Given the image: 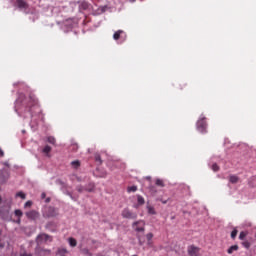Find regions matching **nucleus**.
Listing matches in <instances>:
<instances>
[{
	"instance_id": "e433bc0d",
	"label": "nucleus",
	"mask_w": 256,
	"mask_h": 256,
	"mask_svg": "<svg viewBox=\"0 0 256 256\" xmlns=\"http://www.w3.org/2000/svg\"><path fill=\"white\" fill-rule=\"evenodd\" d=\"M20 256H33V254L27 253V252H23L22 254H20Z\"/></svg>"
},
{
	"instance_id": "a18cd8bd",
	"label": "nucleus",
	"mask_w": 256,
	"mask_h": 256,
	"mask_svg": "<svg viewBox=\"0 0 256 256\" xmlns=\"http://www.w3.org/2000/svg\"><path fill=\"white\" fill-rule=\"evenodd\" d=\"M147 181H151V176L146 177Z\"/></svg>"
},
{
	"instance_id": "473e14b6",
	"label": "nucleus",
	"mask_w": 256,
	"mask_h": 256,
	"mask_svg": "<svg viewBox=\"0 0 256 256\" xmlns=\"http://www.w3.org/2000/svg\"><path fill=\"white\" fill-rule=\"evenodd\" d=\"M237 233H238L237 229H234V230L231 232V238H232V239H235V237H237Z\"/></svg>"
},
{
	"instance_id": "ddd939ff",
	"label": "nucleus",
	"mask_w": 256,
	"mask_h": 256,
	"mask_svg": "<svg viewBox=\"0 0 256 256\" xmlns=\"http://www.w3.org/2000/svg\"><path fill=\"white\" fill-rule=\"evenodd\" d=\"M154 183H155L156 187H161V188L165 187V180H163L161 178H156L154 180Z\"/></svg>"
},
{
	"instance_id": "f03ea898",
	"label": "nucleus",
	"mask_w": 256,
	"mask_h": 256,
	"mask_svg": "<svg viewBox=\"0 0 256 256\" xmlns=\"http://www.w3.org/2000/svg\"><path fill=\"white\" fill-rule=\"evenodd\" d=\"M57 215H59V210L53 206H49L43 211V217H45V219H51L57 217Z\"/></svg>"
},
{
	"instance_id": "4c0bfd02",
	"label": "nucleus",
	"mask_w": 256,
	"mask_h": 256,
	"mask_svg": "<svg viewBox=\"0 0 256 256\" xmlns=\"http://www.w3.org/2000/svg\"><path fill=\"white\" fill-rule=\"evenodd\" d=\"M95 159H96V161L102 163V161H101V156H100V155H96V156H95Z\"/></svg>"
},
{
	"instance_id": "9b49d317",
	"label": "nucleus",
	"mask_w": 256,
	"mask_h": 256,
	"mask_svg": "<svg viewBox=\"0 0 256 256\" xmlns=\"http://www.w3.org/2000/svg\"><path fill=\"white\" fill-rule=\"evenodd\" d=\"M16 4L19 9H29V4L24 0H16Z\"/></svg>"
},
{
	"instance_id": "6ab92c4d",
	"label": "nucleus",
	"mask_w": 256,
	"mask_h": 256,
	"mask_svg": "<svg viewBox=\"0 0 256 256\" xmlns=\"http://www.w3.org/2000/svg\"><path fill=\"white\" fill-rule=\"evenodd\" d=\"M47 141L50 143V145H56V143H57V140L55 139V137H53V136H48L47 137Z\"/></svg>"
},
{
	"instance_id": "f704fd0d",
	"label": "nucleus",
	"mask_w": 256,
	"mask_h": 256,
	"mask_svg": "<svg viewBox=\"0 0 256 256\" xmlns=\"http://www.w3.org/2000/svg\"><path fill=\"white\" fill-rule=\"evenodd\" d=\"M159 201H161V203H163L165 205L169 201V198H167V199L161 198V199H159Z\"/></svg>"
},
{
	"instance_id": "a878e982",
	"label": "nucleus",
	"mask_w": 256,
	"mask_h": 256,
	"mask_svg": "<svg viewBox=\"0 0 256 256\" xmlns=\"http://www.w3.org/2000/svg\"><path fill=\"white\" fill-rule=\"evenodd\" d=\"M146 239L148 241V245H151V240L153 239V233H148L146 235Z\"/></svg>"
},
{
	"instance_id": "ea45409f",
	"label": "nucleus",
	"mask_w": 256,
	"mask_h": 256,
	"mask_svg": "<svg viewBox=\"0 0 256 256\" xmlns=\"http://www.w3.org/2000/svg\"><path fill=\"white\" fill-rule=\"evenodd\" d=\"M72 179H73V180L77 179L78 181H81V178L77 177V175H73V176H72Z\"/></svg>"
},
{
	"instance_id": "c9c22d12",
	"label": "nucleus",
	"mask_w": 256,
	"mask_h": 256,
	"mask_svg": "<svg viewBox=\"0 0 256 256\" xmlns=\"http://www.w3.org/2000/svg\"><path fill=\"white\" fill-rule=\"evenodd\" d=\"M16 195L17 197H21L22 199H25V193H18Z\"/></svg>"
},
{
	"instance_id": "393cba45",
	"label": "nucleus",
	"mask_w": 256,
	"mask_h": 256,
	"mask_svg": "<svg viewBox=\"0 0 256 256\" xmlns=\"http://www.w3.org/2000/svg\"><path fill=\"white\" fill-rule=\"evenodd\" d=\"M85 191H88L89 193L95 191V185L89 184L88 188H86Z\"/></svg>"
},
{
	"instance_id": "7ed1b4c3",
	"label": "nucleus",
	"mask_w": 256,
	"mask_h": 256,
	"mask_svg": "<svg viewBox=\"0 0 256 256\" xmlns=\"http://www.w3.org/2000/svg\"><path fill=\"white\" fill-rule=\"evenodd\" d=\"M47 241H49V243L53 242V236L42 233L36 237V243L38 245H43V243H47Z\"/></svg>"
},
{
	"instance_id": "aec40b11",
	"label": "nucleus",
	"mask_w": 256,
	"mask_h": 256,
	"mask_svg": "<svg viewBox=\"0 0 256 256\" xmlns=\"http://www.w3.org/2000/svg\"><path fill=\"white\" fill-rule=\"evenodd\" d=\"M66 253H69V251H67V249L65 248H60L57 251V255H60V256H65Z\"/></svg>"
},
{
	"instance_id": "7c9ffc66",
	"label": "nucleus",
	"mask_w": 256,
	"mask_h": 256,
	"mask_svg": "<svg viewBox=\"0 0 256 256\" xmlns=\"http://www.w3.org/2000/svg\"><path fill=\"white\" fill-rule=\"evenodd\" d=\"M242 245L245 247V249H249L251 247V243L249 241L242 242Z\"/></svg>"
},
{
	"instance_id": "0eeeda50",
	"label": "nucleus",
	"mask_w": 256,
	"mask_h": 256,
	"mask_svg": "<svg viewBox=\"0 0 256 256\" xmlns=\"http://www.w3.org/2000/svg\"><path fill=\"white\" fill-rule=\"evenodd\" d=\"M9 177H11L9 169L0 170V183H7V181H9Z\"/></svg>"
},
{
	"instance_id": "79ce46f5",
	"label": "nucleus",
	"mask_w": 256,
	"mask_h": 256,
	"mask_svg": "<svg viewBox=\"0 0 256 256\" xmlns=\"http://www.w3.org/2000/svg\"><path fill=\"white\" fill-rule=\"evenodd\" d=\"M139 245H143V241H141V237L138 236Z\"/></svg>"
},
{
	"instance_id": "37998d69",
	"label": "nucleus",
	"mask_w": 256,
	"mask_h": 256,
	"mask_svg": "<svg viewBox=\"0 0 256 256\" xmlns=\"http://www.w3.org/2000/svg\"><path fill=\"white\" fill-rule=\"evenodd\" d=\"M45 197H46V194H45V193H42V194H41V199H45Z\"/></svg>"
},
{
	"instance_id": "423d86ee",
	"label": "nucleus",
	"mask_w": 256,
	"mask_h": 256,
	"mask_svg": "<svg viewBox=\"0 0 256 256\" xmlns=\"http://www.w3.org/2000/svg\"><path fill=\"white\" fill-rule=\"evenodd\" d=\"M122 217L123 219L135 220L137 219V213L129 210V208H125L122 210Z\"/></svg>"
},
{
	"instance_id": "39448f33",
	"label": "nucleus",
	"mask_w": 256,
	"mask_h": 256,
	"mask_svg": "<svg viewBox=\"0 0 256 256\" xmlns=\"http://www.w3.org/2000/svg\"><path fill=\"white\" fill-rule=\"evenodd\" d=\"M132 229H134L136 233H145V222L143 220L133 222Z\"/></svg>"
},
{
	"instance_id": "b1692460",
	"label": "nucleus",
	"mask_w": 256,
	"mask_h": 256,
	"mask_svg": "<svg viewBox=\"0 0 256 256\" xmlns=\"http://www.w3.org/2000/svg\"><path fill=\"white\" fill-rule=\"evenodd\" d=\"M249 186L256 187V177L255 176L250 179Z\"/></svg>"
},
{
	"instance_id": "49530a36",
	"label": "nucleus",
	"mask_w": 256,
	"mask_h": 256,
	"mask_svg": "<svg viewBox=\"0 0 256 256\" xmlns=\"http://www.w3.org/2000/svg\"><path fill=\"white\" fill-rule=\"evenodd\" d=\"M137 0H130V3H135Z\"/></svg>"
},
{
	"instance_id": "8fccbe9b",
	"label": "nucleus",
	"mask_w": 256,
	"mask_h": 256,
	"mask_svg": "<svg viewBox=\"0 0 256 256\" xmlns=\"http://www.w3.org/2000/svg\"><path fill=\"white\" fill-rule=\"evenodd\" d=\"M1 201H2V198H1V196H0V204H1Z\"/></svg>"
},
{
	"instance_id": "a211bd4d",
	"label": "nucleus",
	"mask_w": 256,
	"mask_h": 256,
	"mask_svg": "<svg viewBox=\"0 0 256 256\" xmlns=\"http://www.w3.org/2000/svg\"><path fill=\"white\" fill-rule=\"evenodd\" d=\"M68 243L70 247H77V240L75 238H69Z\"/></svg>"
},
{
	"instance_id": "c03bdc74",
	"label": "nucleus",
	"mask_w": 256,
	"mask_h": 256,
	"mask_svg": "<svg viewBox=\"0 0 256 256\" xmlns=\"http://www.w3.org/2000/svg\"><path fill=\"white\" fill-rule=\"evenodd\" d=\"M3 247H5V244L0 243V249H3Z\"/></svg>"
},
{
	"instance_id": "9d476101",
	"label": "nucleus",
	"mask_w": 256,
	"mask_h": 256,
	"mask_svg": "<svg viewBox=\"0 0 256 256\" xmlns=\"http://www.w3.org/2000/svg\"><path fill=\"white\" fill-rule=\"evenodd\" d=\"M188 255L189 256H199V248L195 246L188 247Z\"/></svg>"
},
{
	"instance_id": "2f4dec72",
	"label": "nucleus",
	"mask_w": 256,
	"mask_h": 256,
	"mask_svg": "<svg viewBox=\"0 0 256 256\" xmlns=\"http://www.w3.org/2000/svg\"><path fill=\"white\" fill-rule=\"evenodd\" d=\"M212 170H213L215 173H217V171H219V165H217V163H214V164L212 165Z\"/></svg>"
},
{
	"instance_id": "412c9836",
	"label": "nucleus",
	"mask_w": 256,
	"mask_h": 256,
	"mask_svg": "<svg viewBox=\"0 0 256 256\" xmlns=\"http://www.w3.org/2000/svg\"><path fill=\"white\" fill-rule=\"evenodd\" d=\"M137 201H138V205H145V198H143V196L138 195Z\"/></svg>"
},
{
	"instance_id": "4468645a",
	"label": "nucleus",
	"mask_w": 256,
	"mask_h": 256,
	"mask_svg": "<svg viewBox=\"0 0 256 256\" xmlns=\"http://www.w3.org/2000/svg\"><path fill=\"white\" fill-rule=\"evenodd\" d=\"M123 30H118V31H116L115 33H114V35H113V39L115 40V41H119V39H121V35H123Z\"/></svg>"
},
{
	"instance_id": "1a4fd4ad",
	"label": "nucleus",
	"mask_w": 256,
	"mask_h": 256,
	"mask_svg": "<svg viewBox=\"0 0 256 256\" xmlns=\"http://www.w3.org/2000/svg\"><path fill=\"white\" fill-rule=\"evenodd\" d=\"M26 217L28 219H31L32 221H35L37 219H39V212L35 211V210H31L26 212Z\"/></svg>"
},
{
	"instance_id": "c85d7f7f",
	"label": "nucleus",
	"mask_w": 256,
	"mask_h": 256,
	"mask_svg": "<svg viewBox=\"0 0 256 256\" xmlns=\"http://www.w3.org/2000/svg\"><path fill=\"white\" fill-rule=\"evenodd\" d=\"M14 213H15L16 217H23V211H21L19 209L15 210Z\"/></svg>"
},
{
	"instance_id": "5701e85b",
	"label": "nucleus",
	"mask_w": 256,
	"mask_h": 256,
	"mask_svg": "<svg viewBox=\"0 0 256 256\" xmlns=\"http://www.w3.org/2000/svg\"><path fill=\"white\" fill-rule=\"evenodd\" d=\"M81 253H82L83 255L93 256V253H91L87 248H82V249H81Z\"/></svg>"
},
{
	"instance_id": "2eb2a0df",
	"label": "nucleus",
	"mask_w": 256,
	"mask_h": 256,
	"mask_svg": "<svg viewBox=\"0 0 256 256\" xmlns=\"http://www.w3.org/2000/svg\"><path fill=\"white\" fill-rule=\"evenodd\" d=\"M149 215H157V211H155V208L151 205H147L146 207Z\"/></svg>"
},
{
	"instance_id": "4be33fe9",
	"label": "nucleus",
	"mask_w": 256,
	"mask_h": 256,
	"mask_svg": "<svg viewBox=\"0 0 256 256\" xmlns=\"http://www.w3.org/2000/svg\"><path fill=\"white\" fill-rule=\"evenodd\" d=\"M43 153H45V155H49L50 151H52V148L51 146L49 145H46L44 148H43Z\"/></svg>"
},
{
	"instance_id": "f8f14e48",
	"label": "nucleus",
	"mask_w": 256,
	"mask_h": 256,
	"mask_svg": "<svg viewBox=\"0 0 256 256\" xmlns=\"http://www.w3.org/2000/svg\"><path fill=\"white\" fill-rule=\"evenodd\" d=\"M228 181H229V183H232V185H235L239 181V176H237V175H230L228 177Z\"/></svg>"
},
{
	"instance_id": "09e8293b",
	"label": "nucleus",
	"mask_w": 256,
	"mask_h": 256,
	"mask_svg": "<svg viewBox=\"0 0 256 256\" xmlns=\"http://www.w3.org/2000/svg\"><path fill=\"white\" fill-rule=\"evenodd\" d=\"M186 191H189V187L186 188Z\"/></svg>"
},
{
	"instance_id": "f3484780",
	"label": "nucleus",
	"mask_w": 256,
	"mask_h": 256,
	"mask_svg": "<svg viewBox=\"0 0 256 256\" xmlns=\"http://www.w3.org/2000/svg\"><path fill=\"white\" fill-rule=\"evenodd\" d=\"M71 167H73V169H79L81 167V162L79 160H74L71 162Z\"/></svg>"
},
{
	"instance_id": "bb28decb",
	"label": "nucleus",
	"mask_w": 256,
	"mask_h": 256,
	"mask_svg": "<svg viewBox=\"0 0 256 256\" xmlns=\"http://www.w3.org/2000/svg\"><path fill=\"white\" fill-rule=\"evenodd\" d=\"M127 190L128 193H135V191H137V186H129Z\"/></svg>"
},
{
	"instance_id": "a19ab883",
	"label": "nucleus",
	"mask_w": 256,
	"mask_h": 256,
	"mask_svg": "<svg viewBox=\"0 0 256 256\" xmlns=\"http://www.w3.org/2000/svg\"><path fill=\"white\" fill-rule=\"evenodd\" d=\"M45 203H51V198H49V197L46 198V199H45Z\"/></svg>"
},
{
	"instance_id": "58836bf2",
	"label": "nucleus",
	"mask_w": 256,
	"mask_h": 256,
	"mask_svg": "<svg viewBox=\"0 0 256 256\" xmlns=\"http://www.w3.org/2000/svg\"><path fill=\"white\" fill-rule=\"evenodd\" d=\"M1 157H5V152L3 151V149L0 148V158Z\"/></svg>"
},
{
	"instance_id": "6e6552de",
	"label": "nucleus",
	"mask_w": 256,
	"mask_h": 256,
	"mask_svg": "<svg viewBox=\"0 0 256 256\" xmlns=\"http://www.w3.org/2000/svg\"><path fill=\"white\" fill-rule=\"evenodd\" d=\"M0 217L4 221H9L11 219V216L9 215V210H5V208L0 207Z\"/></svg>"
},
{
	"instance_id": "cd10ccee",
	"label": "nucleus",
	"mask_w": 256,
	"mask_h": 256,
	"mask_svg": "<svg viewBox=\"0 0 256 256\" xmlns=\"http://www.w3.org/2000/svg\"><path fill=\"white\" fill-rule=\"evenodd\" d=\"M77 149H79V145H77L76 143L70 146V151H77Z\"/></svg>"
},
{
	"instance_id": "f257e3e1",
	"label": "nucleus",
	"mask_w": 256,
	"mask_h": 256,
	"mask_svg": "<svg viewBox=\"0 0 256 256\" xmlns=\"http://www.w3.org/2000/svg\"><path fill=\"white\" fill-rule=\"evenodd\" d=\"M18 101L22 103L24 107H27L30 112L32 107H37V98H35L34 95H30L28 98L25 97V95H20Z\"/></svg>"
},
{
	"instance_id": "c756f323",
	"label": "nucleus",
	"mask_w": 256,
	"mask_h": 256,
	"mask_svg": "<svg viewBox=\"0 0 256 256\" xmlns=\"http://www.w3.org/2000/svg\"><path fill=\"white\" fill-rule=\"evenodd\" d=\"M245 237H247V233H245V232H240V234H239V239H240V241H243V240L245 239Z\"/></svg>"
},
{
	"instance_id": "dca6fc26",
	"label": "nucleus",
	"mask_w": 256,
	"mask_h": 256,
	"mask_svg": "<svg viewBox=\"0 0 256 256\" xmlns=\"http://www.w3.org/2000/svg\"><path fill=\"white\" fill-rule=\"evenodd\" d=\"M235 251H239V246L238 245H232L229 247V249L227 250V253L229 255H231L233 252Z\"/></svg>"
},
{
	"instance_id": "20e7f679",
	"label": "nucleus",
	"mask_w": 256,
	"mask_h": 256,
	"mask_svg": "<svg viewBox=\"0 0 256 256\" xmlns=\"http://www.w3.org/2000/svg\"><path fill=\"white\" fill-rule=\"evenodd\" d=\"M197 130L200 133H207V118L201 116L200 119L197 121Z\"/></svg>"
},
{
	"instance_id": "72a5a7b5",
	"label": "nucleus",
	"mask_w": 256,
	"mask_h": 256,
	"mask_svg": "<svg viewBox=\"0 0 256 256\" xmlns=\"http://www.w3.org/2000/svg\"><path fill=\"white\" fill-rule=\"evenodd\" d=\"M31 205H33V202H32V201H27V202L24 204V207H25V208L31 207Z\"/></svg>"
},
{
	"instance_id": "de8ad7c7",
	"label": "nucleus",
	"mask_w": 256,
	"mask_h": 256,
	"mask_svg": "<svg viewBox=\"0 0 256 256\" xmlns=\"http://www.w3.org/2000/svg\"><path fill=\"white\" fill-rule=\"evenodd\" d=\"M68 195H69V197H73V194H71V193H68Z\"/></svg>"
}]
</instances>
